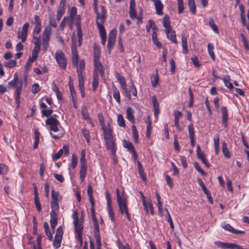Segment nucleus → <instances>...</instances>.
<instances>
[{
    "label": "nucleus",
    "mask_w": 249,
    "mask_h": 249,
    "mask_svg": "<svg viewBox=\"0 0 249 249\" xmlns=\"http://www.w3.org/2000/svg\"><path fill=\"white\" fill-rule=\"evenodd\" d=\"M97 1L98 0H93L94 9L97 15V26L101 36H106V33L103 24L106 18V10L103 6H101V13L98 12L97 7Z\"/></svg>",
    "instance_id": "nucleus-1"
},
{
    "label": "nucleus",
    "mask_w": 249,
    "mask_h": 249,
    "mask_svg": "<svg viewBox=\"0 0 249 249\" xmlns=\"http://www.w3.org/2000/svg\"><path fill=\"white\" fill-rule=\"evenodd\" d=\"M112 130L104 132V138L105 141L106 146L107 150H110L115 162H116L115 159L116 148L115 142L113 138Z\"/></svg>",
    "instance_id": "nucleus-2"
},
{
    "label": "nucleus",
    "mask_w": 249,
    "mask_h": 249,
    "mask_svg": "<svg viewBox=\"0 0 249 249\" xmlns=\"http://www.w3.org/2000/svg\"><path fill=\"white\" fill-rule=\"evenodd\" d=\"M116 196L119 210L121 214H125L127 218L129 220H130V216L128 213V209L125 198L124 196H121L118 189H116Z\"/></svg>",
    "instance_id": "nucleus-3"
},
{
    "label": "nucleus",
    "mask_w": 249,
    "mask_h": 249,
    "mask_svg": "<svg viewBox=\"0 0 249 249\" xmlns=\"http://www.w3.org/2000/svg\"><path fill=\"white\" fill-rule=\"evenodd\" d=\"M52 30L50 27L45 28L42 34L41 44L42 49L46 52L49 46V43L51 38Z\"/></svg>",
    "instance_id": "nucleus-4"
},
{
    "label": "nucleus",
    "mask_w": 249,
    "mask_h": 249,
    "mask_svg": "<svg viewBox=\"0 0 249 249\" xmlns=\"http://www.w3.org/2000/svg\"><path fill=\"white\" fill-rule=\"evenodd\" d=\"M52 200L51 206L52 211H58L59 206L58 202L61 200V196L57 192L53 190L51 192Z\"/></svg>",
    "instance_id": "nucleus-5"
},
{
    "label": "nucleus",
    "mask_w": 249,
    "mask_h": 249,
    "mask_svg": "<svg viewBox=\"0 0 249 249\" xmlns=\"http://www.w3.org/2000/svg\"><path fill=\"white\" fill-rule=\"evenodd\" d=\"M55 58L60 67L65 69L67 66V60L64 53L60 50L56 51Z\"/></svg>",
    "instance_id": "nucleus-6"
},
{
    "label": "nucleus",
    "mask_w": 249,
    "mask_h": 249,
    "mask_svg": "<svg viewBox=\"0 0 249 249\" xmlns=\"http://www.w3.org/2000/svg\"><path fill=\"white\" fill-rule=\"evenodd\" d=\"M46 124L50 126V130L57 132L59 131V122L54 117H50L46 120Z\"/></svg>",
    "instance_id": "nucleus-7"
},
{
    "label": "nucleus",
    "mask_w": 249,
    "mask_h": 249,
    "mask_svg": "<svg viewBox=\"0 0 249 249\" xmlns=\"http://www.w3.org/2000/svg\"><path fill=\"white\" fill-rule=\"evenodd\" d=\"M72 62L75 66L78 65V54L76 49L75 36L72 37L71 45Z\"/></svg>",
    "instance_id": "nucleus-8"
},
{
    "label": "nucleus",
    "mask_w": 249,
    "mask_h": 249,
    "mask_svg": "<svg viewBox=\"0 0 249 249\" xmlns=\"http://www.w3.org/2000/svg\"><path fill=\"white\" fill-rule=\"evenodd\" d=\"M29 28V23L26 22L22 27L21 30L18 31L17 37L20 39L22 42L26 41L28 35V30Z\"/></svg>",
    "instance_id": "nucleus-9"
},
{
    "label": "nucleus",
    "mask_w": 249,
    "mask_h": 249,
    "mask_svg": "<svg viewBox=\"0 0 249 249\" xmlns=\"http://www.w3.org/2000/svg\"><path fill=\"white\" fill-rule=\"evenodd\" d=\"M23 86V81L22 79L19 80L16 86V91H15V102L17 104V107L18 108L20 106V93L22 90Z\"/></svg>",
    "instance_id": "nucleus-10"
},
{
    "label": "nucleus",
    "mask_w": 249,
    "mask_h": 249,
    "mask_svg": "<svg viewBox=\"0 0 249 249\" xmlns=\"http://www.w3.org/2000/svg\"><path fill=\"white\" fill-rule=\"evenodd\" d=\"M116 78L119 81L122 88L124 93L125 95L129 99H131V95L130 94L129 91L126 87V85L123 76L119 73L116 74Z\"/></svg>",
    "instance_id": "nucleus-11"
},
{
    "label": "nucleus",
    "mask_w": 249,
    "mask_h": 249,
    "mask_svg": "<svg viewBox=\"0 0 249 249\" xmlns=\"http://www.w3.org/2000/svg\"><path fill=\"white\" fill-rule=\"evenodd\" d=\"M31 22L34 25L33 32H34L35 34H39L41 31V24L40 17L37 15H35L34 19L31 20Z\"/></svg>",
    "instance_id": "nucleus-12"
},
{
    "label": "nucleus",
    "mask_w": 249,
    "mask_h": 249,
    "mask_svg": "<svg viewBox=\"0 0 249 249\" xmlns=\"http://www.w3.org/2000/svg\"><path fill=\"white\" fill-rule=\"evenodd\" d=\"M106 198L107 201V211L108 213V215L109 218L111 219V220L112 222H114V213L113 212V210L111 208V196H110L109 193L108 192H107L106 193Z\"/></svg>",
    "instance_id": "nucleus-13"
},
{
    "label": "nucleus",
    "mask_w": 249,
    "mask_h": 249,
    "mask_svg": "<svg viewBox=\"0 0 249 249\" xmlns=\"http://www.w3.org/2000/svg\"><path fill=\"white\" fill-rule=\"evenodd\" d=\"M116 37V30H112L108 34V40L107 43V48L108 50L111 49L115 44Z\"/></svg>",
    "instance_id": "nucleus-14"
},
{
    "label": "nucleus",
    "mask_w": 249,
    "mask_h": 249,
    "mask_svg": "<svg viewBox=\"0 0 249 249\" xmlns=\"http://www.w3.org/2000/svg\"><path fill=\"white\" fill-rule=\"evenodd\" d=\"M220 111L222 114V124L224 128H227L228 126V115L226 107H222L220 108Z\"/></svg>",
    "instance_id": "nucleus-15"
},
{
    "label": "nucleus",
    "mask_w": 249,
    "mask_h": 249,
    "mask_svg": "<svg viewBox=\"0 0 249 249\" xmlns=\"http://www.w3.org/2000/svg\"><path fill=\"white\" fill-rule=\"evenodd\" d=\"M98 116L99 122L103 130V132L112 130L109 123H108L107 125H106L105 122L104 121V118L102 114H99Z\"/></svg>",
    "instance_id": "nucleus-16"
},
{
    "label": "nucleus",
    "mask_w": 249,
    "mask_h": 249,
    "mask_svg": "<svg viewBox=\"0 0 249 249\" xmlns=\"http://www.w3.org/2000/svg\"><path fill=\"white\" fill-rule=\"evenodd\" d=\"M69 153V147L64 145L62 149H60L53 156V160H57L61 157L63 153H64L65 155L68 156Z\"/></svg>",
    "instance_id": "nucleus-17"
},
{
    "label": "nucleus",
    "mask_w": 249,
    "mask_h": 249,
    "mask_svg": "<svg viewBox=\"0 0 249 249\" xmlns=\"http://www.w3.org/2000/svg\"><path fill=\"white\" fill-rule=\"evenodd\" d=\"M50 224L53 230H54L57 224V214L56 211H51L50 213Z\"/></svg>",
    "instance_id": "nucleus-18"
},
{
    "label": "nucleus",
    "mask_w": 249,
    "mask_h": 249,
    "mask_svg": "<svg viewBox=\"0 0 249 249\" xmlns=\"http://www.w3.org/2000/svg\"><path fill=\"white\" fill-rule=\"evenodd\" d=\"M154 3L156 13L158 15H163L162 9L163 8V4L160 0H152Z\"/></svg>",
    "instance_id": "nucleus-19"
},
{
    "label": "nucleus",
    "mask_w": 249,
    "mask_h": 249,
    "mask_svg": "<svg viewBox=\"0 0 249 249\" xmlns=\"http://www.w3.org/2000/svg\"><path fill=\"white\" fill-rule=\"evenodd\" d=\"M162 25L165 28V32H168V31H170V30L172 29L170 19L168 15H165L163 17L162 19Z\"/></svg>",
    "instance_id": "nucleus-20"
},
{
    "label": "nucleus",
    "mask_w": 249,
    "mask_h": 249,
    "mask_svg": "<svg viewBox=\"0 0 249 249\" xmlns=\"http://www.w3.org/2000/svg\"><path fill=\"white\" fill-rule=\"evenodd\" d=\"M144 210H145L147 213H148L149 210L150 211V213L152 215L154 214V208L152 205V201L151 199H147V201L142 204Z\"/></svg>",
    "instance_id": "nucleus-21"
},
{
    "label": "nucleus",
    "mask_w": 249,
    "mask_h": 249,
    "mask_svg": "<svg viewBox=\"0 0 249 249\" xmlns=\"http://www.w3.org/2000/svg\"><path fill=\"white\" fill-rule=\"evenodd\" d=\"M93 72L100 73L101 77H103L104 74V70L102 64L99 61L94 62V69Z\"/></svg>",
    "instance_id": "nucleus-22"
},
{
    "label": "nucleus",
    "mask_w": 249,
    "mask_h": 249,
    "mask_svg": "<svg viewBox=\"0 0 249 249\" xmlns=\"http://www.w3.org/2000/svg\"><path fill=\"white\" fill-rule=\"evenodd\" d=\"M66 0H60L56 12L57 15H61L63 16V15L65 14L66 10Z\"/></svg>",
    "instance_id": "nucleus-23"
},
{
    "label": "nucleus",
    "mask_w": 249,
    "mask_h": 249,
    "mask_svg": "<svg viewBox=\"0 0 249 249\" xmlns=\"http://www.w3.org/2000/svg\"><path fill=\"white\" fill-rule=\"evenodd\" d=\"M72 218L73 219L74 230L77 229H78L79 228L83 229V225L82 224H79L78 215L76 211H74L73 212L72 214Z\"/></svg>",
    "instance_id": "nucleus-24"
},
{
    "label": "nucleus",
    "mask_w": 249,
    "mask_h": 249,
    "mask_svg": "<svg viewBox=\"0 0 249 249\" xmlns=\"http://www.w3.org/2000/svg\"><path fill=\"white\" fill-rule=\"evenodd\" d=\"M99 84V74L96 72H93V81L92 82V90L96 91Z\"/></svg>",
    "instance_id": "nucleus-25"
},
{
    "label": "nucleus",
    "mask_w": 249,
    "mask_h": 249,
    "mask_svg": "<svg viewBox=\"0 0 249 249\" xmlns=\"http://www.w3.org/2000/svg\"><path fill=\"white\" fill-rule=\"evenodd\" d=\"M167 38L172 42L177 43V40L175 32L172 29L170 30L168 32H165Z\"/></svg>",
    "instance_id": "nucleus-26"
},
{
    "label": "nucleus",
    "mask_w": 249,
    "mask_h": 249,
    "mask_svg": "<svg viewBox=\"0 0 249 249\" xmlns=\"http://www.w3.org/2000/svg\"><path fill=\"white\" fill-rule=\"evenodd\" d=\"M134 110L131 107H128L126 109V118L131 123H135L134 116Z\"/></svg>",
    "instance_id": "nucleus-27"
},
{
    "label": "nucleus",
    "mask_w": 249,
    "mask_h": 249,
    "mask_svg": "<svg viewBox=\"0 0 249 249\" xmlns=\"http://www.w3.org/2000/svg\"><path fill=\"white\" fill-rule=\"evenodd\" d=\"M78 87L79 89H84V76L83 73L78 71Z\"/></svg>",
    "instance_id": "nucleus-28"
},
{
    "label": "nucleus",
    "mask_w": 249,
    "mask_h": 249,
    "mask_svg": "<svg viewBox=\"0 0 249 249\" xmlns=\"http://www.w3.org/2000/svg\"><path fill=\"white\" fill-rule=\"evenodd\" d=\"M82 231L83 229H81V228L75 230V232L76 234V238L79 241L80 246H82L83 244Z\"/></svg>",
    "instance_id": "nucleus-29"
},
{
    "label": "nucleus",
    "mask_w": 249,
    "mask_h": 249,
    "mask_svg": "<svg viewBox=\"0 0 249 249\" xmlns=\"http://www.w3.org/2000/svg\"><path fill=\"white\" fill-rule=\"evenodd\" d=\"M35 142L34 144V148H36L38 147L39 142V138H40V133L39 132L38 129L37 128L35 129Z\"/></svg>",
    "instance_id": "nucleus-30"
},
{
    "label": "nucleus",
    "mask_w": 249,
    "mask_h": 249,
    "mask_svg": "<svg viewBox=\"0 0 249 249\" xmlns=\"http://www.w3.org/2000/svg\"><path fill=\"white\" fill-rule=\"evenodd\" d=\"M222 152H223V155H224V156L226 158L229 159L231 157V154H230V152H229V151L227 148V144H226V142H222Z\"/></svg>",
    "instance_id": "nucleus-31"
},
{
    "label": "nucleus",
    "mask_w": 249,
    "mask_h": 249,
    "mask_svg": "<svg viewBox=\"0 0 249 249\" xmlns=\"http://www.w3.org/2000/svg\"><path fill=\"white\" fill-rule=\"evenodd\" d=\"M188 3L189 9L191 12L193 14H196V6L195 0H188Z\"/></svg>",
    "instance_id": "nucleus-32"
},
{
    "label": "nucleus",
    "mask_w": 249,
    "mask_h": 249,
    "mask_svg": "<svg viewBox=\"0 0 249 249\" xmlns=\"http://www.w3.org/2000/svg\"><path fill=\"white\" fill-rule=\"evenodd\" d=\"M152 38L153 43L158 48H160L161 47V43L158 41L157 37V34L156 31H154L152 34Z\"/></svg>",
    "instance_id": "nucleus-33"
},
{
    "label": "nucleus",
    "mask_w": 249,
    "mask_h": 249,
    "mask_svg": "<svg viewBox=\"0 0 249 249\" xmlns=\"http://www.w3.org/2000/svg\"><path fill=\"white\" fill-rule=\"evenodd\" d=\"M19 81V80L18 79V74L17 73H15L13 79L9 81L8 83V87L9 88H12L15 87Z\"/></svg>",
    "instance_id": "nucleus-34"
},
{
    "label": "nucleus",
    "mask_w": 249,
    "mask_h": 249,
    "mask_svg": "<svg viewBox=\"0 0 249 249\" xmlns=\"http://www.w3.org/2000/svg\"><path fill=\"white\" fill-rule=\"evenodd\" d=\"M214 147L215 153L218 154L219 152V136L216 135L213 138Z\"/></svg>",
    "instance_id": "nucleus-35"
},
{
    "label": "nucleus",
    "mask_w": 249,
    "mask_h": 249,
    "mask_svg": "<svg viewBox=\"0 0 249 249\" xmlns=\"http://www.w3.org/2000/svg\"><path fill=\"white\" fill-rule=\"evenodd\" d=\"M87 167L81 166L80 170V178L82 181H84L87 174Z\"/></svg>",
    "instance_id": "nucleus-36"
},
{
    "label": "nucleus",
    "mask_w": 249,
    "mask_h": 249,
    "mask_svg": "<svg viewBox=\"0 0 249 249\" xmlns=\"http://www.w3.org/2000/svg\"><path fill=\"white\" fill-rule=\"evenodd\" d=\"M113 96L118 103L121 102L120 92L116 87H114L113 89Z\"/></svg>",
    "instance_id": "nucleus-37"
},
{
    "label": "nucleus",
    "mask_w": 249,
    "mask_h": 249,
    "mask_svg": "<svg viewBox=\"0 0 249 249\" xmlns=\"http://www.w3.org/2000/svg\"><path fill=\"white\" fill-rule=\"evenodd\" d=\"M77 9L75 7H71L69 14V18L71 20V22H74V18L75 17L77 16Z\"/></svg>",
    "instance_id": "nucleus-38"
},
{
    "label": "nucleus",
    "mask_w": 249,
    "mask_h": 249,
    "mask_svg": "<svg viewBox=\"0 0 249 249\" xmlns=\"http://www.w3.org/2000/svg\"><path fill=\"white\" fill-rule=\"evenodd\" d=\"M209 25L211 27L212 29L217 34L219 33V31L217 26L215 24L213 18H210L209 21Z\"/></svg>",
    "instance_id": "nucleus-39"
},
{
    "label": "nucleus",
    "mask_w": 249,
    "mask_h": 249,
    "mask_svg": "<svg viewBox=\"0 0 249 249\" xmlns=\"http://www.w3.org/2000/svg\"><path fill=\"white\" fill-rule=\"evenodd\" d=\"M214 46L212 43H209L208 44V53L210 55L211 58L213 60H215V55L213 52Z\"/></svg>",
    "instance_id": "nucleus-40"
},
{
    "label": "nucleus",
    "mask_w": 249,
    "mask_h": 249,
    "mask_svg": "<svg viewBox=\"0 0 249 249\" xmlns=\"http://www.w3.org/2000/svg\"><path fill=\"white\" fill-rule=\"evenodd\" d=\"M138 167L139 175L143 180H145L146 178L144 175V170L142 165L139 161H138Z\"/></svg>",
    "instance_id": "nucleus-41"
},
{
    "label": "nucleus",
    "mask_w": 249,
    "mask_h": 249,
    "mask_svg": "<svg viewBox=\"0 0 249 249\" xmlns=\"http://www.w3.org/2000/svg\"><path fill=\"white\" fill-rule=\"evenodd\" d=\"M230 78L229 76H225L223 79L225 86L230 89H233V86L232 84L230 82Z\"/></svg>",
    "instance_id": "nucleus-42"
},
{
    "label": "nucleus",
    "mask_w": 249,
    "mask_h": 249,
    "mask_svg": "<svg viewBox=\"0 0 249 249\" xmlns=\"http://www.w3.org/2000/svg\"><path fill=\"white\" fill-rule=\"evenodd\" d=\"M81 114L85 120H89V116L88 111L86 107L83 106L81 108Z\"/></svg>",
    "instance_id": "nucleus-43"
},
{
    "label": "nucleus",
    "mask_w": 249,
    "mask_h": 249,
    "mask_svg": "<svg viewBox=\"0 0 249 249\" xmlns=\"http://www.w3.org/2000/svg\"><path fill=\"white\" fill-rule=\"evenodd\" d=\"M16 65L17 61L16 60H10L7 62H5L4 63V66L8 68H14Z\"/></svg>",
    "instance_id": "nucleus-44"
},
{
    "label": "nucleus",
    "mask_w": 249,
    "mask_h": 249,
    "mask_svg": "<svg viewBox=\"0 0 249 249\" xmlns=\"http://www.w3.org/2000/svg\"><path fill=\"white\" fill-rule=\"evenodd\" d=\"M128 91H129L130 94L131 95V93L133 94L135 97L137 96V91L136 88V87L133 82L131 83V85L129 87V89H128Z\"/></svg>",
    "instance_id": "nucleus-45"
},
{
    "label": "nucleus",
    "mask_w": 249,
    "mask_h": 249,
    "mask_svg": "<svg viewBox=\"0 0 249 249\" xmlns=\"http://www.w3.org/2000/svg\"><path fill=\"white\" fill-rule=\"evenodd\" d=\"M117 122L118 125L123 127L125 126V124L123 116L121 114H118L117 116Z\"/></svg>",
    "instance_id": "nucleus-46"
},
{
    "label": "nucleus",
    "mask_w": 249,
    "mask_h": 249,
    "mask_svg": "<svg viewBox=\"0 0 249 249\" xmlns=\"http://www.w3.org/2000/svg\"><path fill=\"white\" fill-rule=\"evenodd\" d=\"M196 155L197 158L201 160H202V159H203V158H205V156L204 153L202 152L199 145H197V146Z\"/></svg>",
    "instance_id": "nucleus-47"
},
{
    "label": "nucleus",
    "mask_w": 249,
    "mask_h": 249,
    "mask_svg": "<svg viewBox=\"0 0 249 249\" xmlns=\"http://www.w3.org/2000/svg\"><path fill=\"white\" fill-rule=\"evenodd\" d=\"M182 46L185 53L188 52L187 39L186 37L182 36L181 38Z\"/></svg>",
    "instance_id": "nucleus-48"
},
{
    "label": "nucleus",
    "mask_w": 249,
    "mask_h": 249,
    "mask_svg": "<svg viewBox=\"0 0 249 249\" xmlns=\"http://www.w3.org/2000/svg\"><path fill=\"white\" fill-rule=\"evenodd\" d=\"M77 27V34L78 38L79 45L80 46L82 41V31L81 26L76 27Z\"/></svg>",
    "instance_id": "nucleus-49"
},
{
    "label": "nucleus",
    "mask_w": 249,
    "mask_h": 249,
    "mask_svg": "<svg viewBox=\"0 0 249 249\" xmlns=\"http://www.w3.org/2000/svg\"><path fill=\"white\" fill-rule=\"evenodd\" d=\"M132 131L135 142H137L139 141V135L136 127L135 125H133L132 126Z\"/></svg>",
    "instance_id": "nucleus-50"
},
{
    "label": "nucleus",
    "mask_w": 249,
    "mask_h": 249,
    "mask_svg": "<svg viewBox=\"0 0 249 249\" xmlns=\"http://www.w3.org/2000/svg\"><path fill=\"white\" fill-rule=\"evenodd\" d=\"M152 125L150 121H148V124L146 127V136L148 139H149L152 132Z\"/></svg>",
    "instance_id": "nucleus-51"
},
{
    "label": "nucleus",
    "mask_w": 249,
    "mask_h": 249,
    "mask_svg": "<svg viewBox=\"0 0 249 249\" xmlns=\"http://www.w3.org/2000/svg\"><path fill=\"white\" fill-rule=\"evenodd\" d=\"M80 164H81V166L87 167V163H86V161L85 152L84 150H83L81 152V158H80Z\"/></svg>",
    "instance_id": "nucleus-52"
},
{
    "label": "nucleus",
    "mask_w": 249,
    "mask_h": 249,
    "mask_svg": "<svg viewBox=\"0 0 249 249\" xmlns=\"http://www.w3.org/2000/svg\"><path fill=\"white\" fill-rule=\"evenodd\" d=\"M178 0V14H181L184 11V5L183 0Z\"/></svg>",
    "instance_id": "nucleus-53"
},
{
    "label": "nucleus",
    "mask_w": 249,
    "mask_h": 249,
    "mask_svg": "<svg viewBox=\"0 0 249 249\" xmlns=\"http://www.w3.org/2000/svg\"><path fill=\"white\" fill-rule=\"evenodd\" d=\"M57 25V23L55 21V20L54 18H51L49 19V25L46 27L45 28L50 27L51 30H52V27H56Z\"/></svg>",
    "instance_id": "nucleus-54"
},
{
    "label": "nucleus",
    "mask_w": 249,
    "mask_h": 249,
    "mask_svg": "<svg viewBox=\"0 0 249 249\" xmlns=\"http://www.w3.org/2000/svg\"><path fill=\"white\" fill-rule=\"evenodd\" d=\"M188 131L189 134V138H193L195 137L194 129L193 124H191L188 125Z\"/></svg>",
    "instance_id": "nucleus-55"
},
{
    "label": "nucleus",
    "mask_w": 249,
    "mask_h": 249,
    "mask_svg": "<svg viewBox=\"0 0 249 249\" xmlns=\"http://www.w3.org/2000/svg\"><path fill=\"white\" fill-rule=\"evenodd\" d=\"M241 37L242 41L243 43L245 49L247 51H249V43L247 41V40L246 37L244 36V35L243 34H241Z\"/></svg>",
    "instance_id": "nucleus-56"
},
{
    "label": "nucleus",
    "mask_w": 249,
    "mask_h": 249,
    "mask_svg": "<svg viewBox=\"0 0 249 249\" xmlns=\"http://www.w3.org/2000/svg\"><path fill=\"white\" fill-rule=\"evenodd\" d=\"M82 132L87 142L89 143L90 142V136L88 130H86V129H83L82 130Z\"/></svg>",
    "instance_id": "nucleus-57"
},
{
    "label": "nucleus",
    "mask_w": 249,
    "mask_h": 249,
    "mask_svg": "<svg viewBox=\"0 0 249 249\" xmlns=\"http://www.w3.org/2000/svg\"><path fill=\"white\" fill-rule=\"evenodd\" d=\"M62 238L54 237L53 243V246L55 249H58L60 247Z\"/></svg>",
    "instance_id": "nucleus-58"
},
{
    "label": "nucleus",
    "mask_w": 249,
    "mask_h": 249,
    "mask_svg": "<svg viewBox=\"0 0 249 249\" xmlns=\"http://www.w3.org/2000/svg\"><path fill=\"white\" fill-rule=\"evenodd\" d=\"M147 26L150 28L152 29L154 31H156L157 29L155 23L152 19H149L148 20Z\"/></svg>",
    "instance_id": "nucleus-59"
},
{
    "label": "nucleus",
    "mask_w": 249,
    "mask_h": 249,
    "mask_svg": "<svg viewBox=\"0 0 249 249\" xmlns=\"http://www.w3.org/2000/svg\"><path fill=\"white\" fill-rule=\"evenodd\" d=\"M124 147L131 151L135 149L132 143L131 142H127L126 141H124Z\"/></svg>",
    "instance_id": "nucleus-60"
},
{
    "label": "nucleus",
    "mask_w": 249,
    "mask_h": 249,
    "mask_svg": "<svg viewBox=\"0 0 249 249\" xmlns=\"http://www.w3.org/2000/svg\"><path fill=\"white\" fill-rule=\"evenodd\" d=\"M63 233V232L62 228L61 226H60L56 230V234L54 237L62 238Z\"/></svg>",
    "instance_id": "nucleus-61"
},
{
    "label": "nucleus",
    "mask_w": 249,
    "mask_h": 249,
    "mask_svg": "<svg viewBox=\"0 0 249 249\" xmlns=\"http://www.w3.org/2000/svg\"><path fill=\"white\" fill-rule=\"evenodd\" d=\"M53 109H43L41 111L42 115L46 117L50 116L53 113Z\"/></svg>",
    "instance_id": "nucleus-62"
},
{
    "label": "nucleus",
    "mask_w": 249,
    "mask_h": 249,
    "mask_svg": "<svg viewBox=\"0 0 249 249\" xmlns=\"http://www.w3.org/2000/svg\"><path fill=\"white\" fill-rule=\"evenodd\" d=\"M39 51H40L38 50L33 49L32 53V56H30L29 58L35 61L37 58Z\"/></svg>",
    "instance_id": "nucleus-63"
},
{
    "label": "nucleus",
    "mask_w": 249,
    "mask_h": 249,
    "mask_svg": "<svg viewBox=\"0 0 249 249\" xmlns=\"http://www.w3.org/2000/svg\"><path fill=\"white\" fill-rule=\"evenodd\" d=\"M40 90V87L37 83L34 84L32 86V91L34 94H36Z\"/></svg>",
    "instance_id": "nucleus-64"
}]
</instances>
